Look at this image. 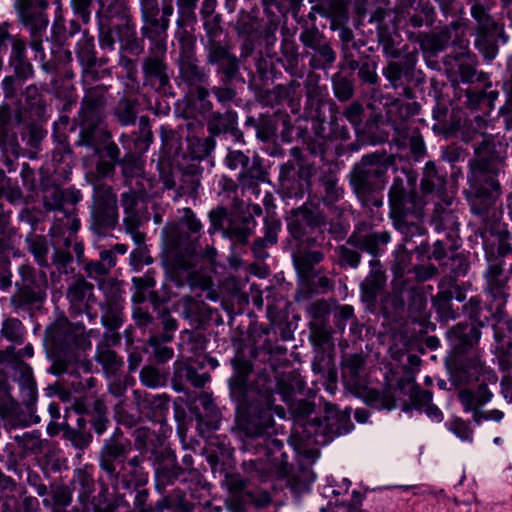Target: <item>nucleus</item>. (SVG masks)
Instances as JSON below:
<instances>
[{"label":"nucleus","instance_id":"nucleus-13","mask_svg":"<svg viewBox=\"0 0 512 512\" xmlns=\"http://www.w3.org/2000/svg\"><path fill=\"white\" fill-rule=\"evenodd\" d=\"M449 345L453 351L454 372L451 374L455 384H469L474 381H489L496 384L498 376L494 370L486 367L475 353L481 331L475 324L459 322L446 332Z\"/></svg>","mask_w":512,"mask_h":512},{"label":"nucleus","instance_id":"nucleus-45","mask_svg":"<svg viewBox=\"0 0 512 512\" xmlns=\"http://www.w3.org/2000/svg\"><path fill=\"white\" fill-rule=\"evenodd\" d=\"M281 228L282 223L276 215L268 214L264 217V235L262 237H257L251 246V250L255 258L258 260H264L269 256L266 248L273 246L278 242V234L281 231Z\"/></svg>","mask_w":512,"mask_h":512},{"label":"nucleus","instance_id":"nucleus-51","mask_svg":"<svg viewBox=\"0 0 512 512\" xmlns=\"http://www.w3.org/2000/svg\"><path fill=\"white\" fill-rule=\"evenodd\" d=\"M72 486L73 490L78 492V499L83 504L86 505L88 502H90V505L93 509V500L96 498H100L101 500H104V498L109 502L112 503L108 499V490L106 487H102L101 491L98 493L97 496H94L91 498L92 493L94 492V479L92 474L87 469H76L73 480H72Z\"/></svg>","mask_w":512,"mask_h":512},{"label":"nucleus","instance_id":"nucleus-43","mask_svg":"<svg viewBox=\"0 0 512 512\" xmlns=\"http://www.w3.org/2000/svg\"><path fill=\"white\" fill-rule=\"evenodd\" d=\"M74 52L81 67L84 81L88 79L96 80L98 77L96 71L97 52L94 37L87 30L82 31L81 37L75 44Z\"/></svg>","mask_w":512,"mask_h":512},{"label":"nucleus","instance_id":"nucleus-55","mask_svg":"<svg viewBox=\"0 0 512 512\" xmlns=\"http://www.w3.org/2000/svg\"><path fill=\"white\" fill-rule=\"evenodd\" d=\"M389 124L387 116L380 112H373L366 119L362 128V136L370 144H381L389 139Z\"/></svg>","mask_w":512,"mask_h":512},{"label":"nucleus","instance_id":"nucleus-20","mask_svg":"<svg viewBox=\"0 0 512 512\" xmlns=\"http://www.w3.org/2000/svg\"><path fill=\"white\" fill-rule=\"evenodd\" d=\"M148 53L141 63L143 87L167 95L172 90V70L167 62V42L148 40Z\"/></svg>","mask_w":512,"mask_h":512},{"label":"nucleus","instance_id":"nucleus-19","mask_svg":"<svg viewBox=\"0 0 512 512\" xmlns=\"http://www.w3.org/2000/svg\"><path fill=\"white\" fill-rule=\"evenodd\" d=\"M138 441L143 440V455L149 454L148 459L152 462L155 474V488L158 492H165L168 486L173 485L181 476L183 470L178 463L175 452L169 447L157 448L152 443L151 433L144 429L138 432Z\"/></svg>","mask_w":512,"mask_h":512},{"label":"nucleus","instance_id":"nucleus-64","mask_svg":"<svg viewBox=\"0 0 512 512\" xmlns=\"http://www.w3.org/2000/svg\"><path fill=\"white\" fill-rule=\"evenodd\" d=\"M443 203H435V208L431 216V225L437 231L450 230L454 231L458 228L459 222L455 212L450 207L452 199H441Z\"/></svg>","mask_w":512,"mask_h":512},{"label":"nucleus","instance_id":"nucleus-27","mask_svg":"<svg viewBox=\"0 0 512 512\" xmlns=\"http://www.w3.org/2000/svg\"><path fill=\"white\" fill-rule=\"evenodd\" d=\"M491 0H475L471 6V16L477 22L475 45L488 58H494L497 52V40L501 27L490 15Z\"/></svg>","mask_w":512,"mask_h":512},{"label":"nucleus","instance_id":"nucleus-18","mask_svg":"<svg viewBox=\"0 0 512 512\" xmlns=\"http://www.w3.org/2000/svg\"><path fill=\"white\" fill-rule=\"evenodd\" d=\"M145 40H148V37L141 32L139 35L134 19L125 23L109 25L100 22L98 41L103 51L113 52L118 44V52H126L131 56L138 57L145 53Z\"/></svg>","mask_w":512,"mask_h":512},{"label":"nucleus","instance_id":"nucleus-6","mask_svg":"<svg viewBox=\"0 0 512 512\" xmlns=\"http://www.w3.org/2000/svg\"><path fill=\"white\" fill-rule=\"evenodd\" d=\"M293 417V429L289 437L298 454L310 462L318 457V450L311 445H327L336 437L349 433L353 428L351 409L339 410L331 403H325L322 416L311 417L315 413L314 402L299 399L287 404Z\"/></svg>","mask_w":512,"mask_h":512},{"label":"nucleus","instance_id":"nucleus-49","mask_svg":"<svg viewBox=\"0 0 512 512\" xmlns=\"http://www.w3.org/2000/svg\"><path fill=\"white\" fill-rule=\"evenodd\" d=\"M140 187L128 186L129 190L121 194L120 202L124 211L123 225L129 230L141 225V216L138 210L140 200L145 195L143 184Z\"/></svg>","mask_w":512,"mask_h":512},{"label":"nucleus","instance_id":"nucleus-42","mask_svg":"<svg viewBox=\"0 0 512 512\" xmlns=\"http://www.w3.org/2000/svg\"><path fill=\"white\" fill-rule=\"evenodd\" d=\"M505 261L497 259L489 260L484 277L486 280L485 291L495 300L504 303L509 296V275L504 270Z\"/></svg>","mask_w":512,"mask_h":512},{"label":"nucleus","instance_id":"nucleus-44","mask_svg":"<svg viewBox=\"0 0 512 512\" xmlns=\"http://www.w3.org/2000/svg\"><path fill=\"white\" fill-rule=\"evenodd\" d=\"M450 234L446 235L445 239H438L430 243L427 239L421 240L419 243H414V253L416 260L423 261H436L440 267L448 265L447 259L449 251L457 248L454 243L450 242Z\"/></svg>","mask_w":512,"mask_h":512},{"label":"nucleus","instance_id":"nucleus-47","mask_svg":"<svg viewBox=\"0 0 512 512\" xmlns=\"http://www.w3.org/2000/svg\"><path fill=\"white\" fill-rule=\"evenodd\" d=\"M450 68V79L456 91L462 92L460 83H473L476 80V56L469 51H461L455 57Z\"/></svg>","mask_w":512,"mask_h":512},{"label":"nucleus","instance_id":"nucleus-24","mask_svg":"<svg viewBox=\"0 0 512 512\" xmlns=\"http://www.w3.org/2000/svg\"><path fill=\"white\" fill-rule=\"evenodd\" d=\"M223 164L228 170L238 171L237 181L243 189H256L260 183L267 180L268 173L262 165L261 158L250 157L249 151L228 147Z\"/></svg>","mask_w":512,"mask_h":512},{"label":"nucleus","instance_id":"nucleus-62","mask_svg":"<svg viewBox=\"0 0 512 512\" xmlns=\"http://www.w3.org/2000/svg\"><path fill=\"white\" fill-rule=\"evenodd\" d=\"M94 286L84 278H78L67 291V297L71 303L74 313L82 315V309H87L90 301L93 300Z\"/></svg>","mask_w":512,"mask_h":512},{"label":"nucleus","instance_id":"nucleus-54","mask_svg":"<svg viewBox=\"0 0 512 512\" xmlns=\"http://www.w3.org/2000/svg\"><path fill=\"white\" fill-rule=\"evenodd\" d=\"M124 304V299L116 293L108 296L106 302L101 304V323L107 330H118L123 325Z\"/></svg>","mask_w":512,"mask_h":512},{"label":"nucleus","instance_id":"nucleus-36","mask_svg":"<svg viewBox=\"0 0 512 512\" xmlns=\"http://www.w3.org/2000/svg\"><path fill=\"white\" fill-rule=\"evenodd\" d=\"M439 291L432 297V305L435 308L439 318L442 321L456 319L459 315V307H455L454 300L461 303L466 299V290L464 287L456 284V281L450 277L448 282L441 281L438 284Z\"/></svg>","mask_w":512,"mask_h":512},{"label":"nucleus","instance_id":"nucleus-22","mask_svg":"<svg viewBox=\"0 0 512 512\" xmlns=\"http://www.w3.org/2000/svg\"><path fill=\"white\" fill-rule=\"evenodd\" d=\"M366 45L367 41L364 38H359L358 42L346 43L340 54L338 68L356 73L359 84L370 88L376 86L380 78L377 74V60L362 50Z\"/></svg>","mask_w":512,"mask_h":512},{"label":"nucleus","instance_id":"nucleus-57","mask_svg":"<svg viewBox=\"0 0 512 512\" xmlns=\"http://www.w3.org/2000/svg\"><path fill=\"white\" fill-rule=\"evenodd\" d=\"M319 187L321 201L327 207H332L344 197V189L339 184V178L331 169L320 174Z\"/></svg>","mask_w":512,"mask_h":512},{"label":"nucleus","instance_id":"nucleus-56","mask_svg":"<svg viewBox=\"0 0 512 512\" xmlns=\"http://www.w3.org/2000/svg\"><path fill=\"white\" fill-rule=\"evenodd\" d=\"M27 493L26 488L0 469V508L12 511Z\"/></svg>","mask_w":512,"mask_h":512},{"label":"nucleus","instance_id":"nucleus-52","mask_svg":"<svg viewBox=\"0 0 512 512\" xmlns=\"http://www.w3.org/2000/svg\"><path fill=\"white\" fill-rule=\"evenodd\" d=\"M124 149L132 148L133 152L144 154L153 142V133L151 131L149 118L141 116L139 119L138 130L131 135L122 133L119 138Z\"/></svg>","mask_w":512,"mask_h":512},{"label":"nucleus","instance_id":"nucleus-17","mask_svg":"<svg viewBox=\"0 0 512 512\" xmlns=\"http://www.w3.org/2000/svg\"><path fill=\"white\" fill-rule=\"evenodd\" d=\"M89 214V230L99 238L106 237L119 225L118 198L112 186L94 185Z\"/></svg>","mask_w":512,"mask_h":512},{"label":"nucleus","instance_id":"nucleus-31","mask_svg":"<svg viewBox=\"0 0 512 512\" xmlns=\"http://www.w3.org/2000/svg\"><path fill=\"white\" fill-rule=\"evenodd\" d=\"M60 179L48 177L47 171L42 172L39 178V189L42 192V203L47 212H64V205H77L83 199L79 189L69 187L62 189L66 182H60Z\"/></svg>","mask_w":512,"mask_h":512},{"label":"nucleus","instance_id":"nucleus-60","mask_svg":"<svg viewBox=\"0 0 512 512\" xmlns=\"http://www.w3.org/2000/svg\"><path fill=\"white\" fill-rule=\"evenodd\" d=\"M19 116H23L21 112L13 118V111L9 105L0 106V143L6 150L11 151L18 147V135L14 130Z\"/></svg>","mask_w":512,"mask_h":512},{"label":"nucleus","instance_id":"nucleus-15","mask_svg":"<svg viewBox=\"0 0 512 512\" xmlns=\"http://www.w3.org/2000/svg\"><path fill=\"white\" fill-rule=\"evenodd\" d=\"M391 163L385 154L370 153L362 156L349 173V183L364 208L383 206V190Z\"/></svg>","mask_w":512,"mask_h":512},{"label":"nucleus","instance_id":"nucleus-38","mask_svg":"<svg viewBox=\"0 0 512 512\" xmlns=\"http://www.w3.org/2000/svg\"><path fill=\"white\" fill-rule=\"evenodd\" d=\"M14 5L21 23L30 32V47L40 53L43 61L40 32L47 29L49 23L47 15L33 6V0H16Z\"/></svg>","mask_w":512,"mask_h":512},{"label":"nucleus","instance_id":"nucleus-1","mask_svg":"<svg viewBox=\"0 0 512 512\" xmlns=\"http://www.w3.org/2000/svg\"><path fill=\"white\" fill-rule=\"evenodd\" d=\"M258 355L256 348L249 349L248 353L240 349L231 359L233 374L228 379V387L240 418L241 449L259 455V460L266 457L273 463L280 462L279 474L285 486L295 498H299L309 491L315 474L304 463L288 468L287 455L282 451L283 442L271 436L274 430L272 409L275 387L282 401L288 404L295 400V395L303 392L305 382L296 371L277 378L272 363L257 368L252 360ZM244 466L258 469V459L245 461Z\"/></svg>","mask_w":512,"mask_h":512},{"label":"nucleus","instance_id":"nucleus-11","mask_svg":"<svg viewBox=\"0 0 512 512\" xmlns=\"http://www.w3.org/2000/svg\"><path fill=\"white\" fill-rule=\"evenodd\" d=\"M132 442L116 428L103 441L99 451V467L115 490H132L148 482V473L142 466L143 457H129Z\"/></svg>","mask_w":512,"mask_h":512},{"label":"nucleus","instance_id":"nucleus-32","mask_svg":"<svg viewBox=\"0 0 512 512\" xmlns=\"http://www.w3.org/2000/svg\"><path fill=\"white\" fill-rule=\"evenodd\" d=\"M481 383L473 389H464L458 393V399L465 412H472V420L480 425L483 420H493L500 422L504 413L498 409L481 410L480 408L491 401L493 393L488 389L489 381L480 378Z\"/></svg>","mask_w":512,"mask_h":512},{"label":"nucleus","instance_id":"nucleus-9","mask_svg":"<svg viewBox=\"0 0 512 512\" xmlns=\"http://www.w3.org/2000/svg\"><path fill=\"white\" fill-rule=\"evenodd\" d=\"M27 251L39 268L22 263L17 268L14 290L9 297V307L16 315L34 317L47 302L49 281L44 269L51 267L50 245L44 235L30 231L25 237Z\"/></svg>","mask_w":512,"mask_h":512},{"label":"nucleus","instance_id":"nucleus-46","mask_svg":"<svg viewBox=\"0 0 512 512\" xmlns=\"http://www.w3.org/2000/svg\"><path fill=\"white\" fill-rule=\"evenodd\" d=\"M100 9L96 13L98 34L100 33V22L105 25L125 23L132 20L127 0H98Z\"/></svg>","mask_w":512,"mask_h":512},{"label":"nucleus","instance_id":"nucleus-3","mask_svg":"<svg viewBox=\"0 0 512 512\" xmlns=\"http://www.w3.org/2000/svg\"><path fill=\"white\" fill-rule=\"evenodd\" d=\"M206 64L215 67L218 83L210 87V74L206 66L201 65L197 55L176 58V86L184 93L185 108L183 112L194 107L200 111L211 110L213 95L222 107H229L239 100L237 83L244 84L245 79L240 73V60L232 49L221 47V50L203 47Z\"/></svg>","mask_w":512,"mask_h":512},{"label":"nucleus","instance_id":"nucleus-16","mask_svg":"<svg viewBox=\"0 0 512 512\" xmlns=\"http://www.w3.org/2000/svg\"><path fill=\"white\" fill-rule=\"evenodd\" d=\"M286 222L291 237L308 248H322L329 244L324 235L327 217L318 205L305 202L292 208Z\"/></svg>","mask_w":512,"mask_h":512},{"label":"nucleus","instance_id":"nucleus-28","mask_svg":"<svg viewBox=\"0 0 512 512\" xmlns=\"http://www.w3.org/2000/svg\"><path fill=\"white\" fill-rule=\"evenodd\" d=\"M54 147L50 152V160L39 168V176L47 171L48 177L58 178L60 182H67L72 169L77 163L69 137L65 133L54 132L52 135Z\"/></svg>","mask_w":512,"mask_h":512},{"label":"nucleus","instance_id":"nucleus-25","mask_svg":"<svg viewBox=\"0 0 512 512\" xmlns=\"http://www.w3.org/2000/svg\"><path fill=\"white\" fill-rule=\"evenodd\" d=\"M142 26L141 33L148 40L167 42L170 17L174 14V2H161L158 0H145L140 4Z\"/></svg>","mask_w":512,"mask_h":512},{"label":"nucleus","instance_id":"nucleus-2","mask_svg":"<svg viewBox=\"0 0 512 512\" xmlns=\"http://www.w3.org/2000/svg\"><path fill=\"white\" fill-rule=\"evenodd\" d=\"M110 99L109 86L99 84L84 90V95L77 113L76 122L79 133L75 141L76 147H85L97 157L96 172L102 177L114 174L117 166L121 167V173L125 178L124 185H141L140 177L143 165L141 154L127 148L121 157L118 145L112 140L111 133L105 127L106 108Z\"/></svg>","mask_w":512,"mask_h":512},{"label":"nucleus","instance_id":"nucleus-7","mask_svg":"<svg viewBox=\"0 0 512 512\" xmlns=\"http://www.w3.org/2000/svg\"><path fill=\"white\" fill-rule=\"evenodd\" d=\"M33 355L34 349L30 343L18 352L13 349L0 350V369L18 383L21 402L26 407L24 411L12 397L7 380L0 379V414L13 428H25L40 422V417L35 414L38 393L33 370L23 361V358H31Z\"/></svg>","mask_w":512,"mask_h":512},{"label":"nucleus","instance_id":"nucleus-58","mask_svg":"<svg viewBox=\"0 0 512 512\" xmlns=\"http://www.w3.org/2000/svg\"><path fill=\"white\" fill-rule=\"evenodd\" d=\"M420 188L423 197L426 195H436L441 198L445 193L446 178L439 172L436 164L432 161L427 162L423 168Z\"/></svg>","mask_w":512,"mask_h":512},{"label":"nucleus","instance_id":"nucleus-59","mask_svg":"<svg viewBox=\"0 0 512 512\" xmlns=\"http://www.w3.org/2000/svg\"><path fill=\"white\" fill-rule=\"evenodd\" d=\"M182 316L197 327L203 325L211 317V308L201 299L184 295L180 300Z\"/></svg>","mask_w":512,"mask_h":512},{"label":"nucleus","instance_id":"nucleus-30","mask_svg":"<svg viewBox=\"0 0 512 512\" xmlns=\"http://www.w3.org/2000/svg\"><path fill=\"white\" fill-rule=\"evenodd\" d=\"M13 74L6 76L2 87L6 98H14L22 89L25 81L33 78L34 68L26 56V44L20 39H14L9 59Z\"/></svg>","mask_w":512,"mask_h":512},{"label":"nucleus","instance_id":"nucleus-14","mask_svg":"<svg viewBox=\"0 0 512 512\" xmlns=\"http://www.w3.org/2000/svg\"><path fill=\"white\" fill-rule=\"evenodd\" d=\"M263 214L259 204H246L243 199H235L233 206L219 205L208 213L210 226L208 233L221 232L233 247H245L255 232L256 217Z\"/></svg>","mask_w":512,"mask_h":512},{"label":"nucleus","instance_id":"nucleus-39","mask_svg":"<svg viewBox=\"0 0 512 512\" xmlns=\"http://www.w3.org/2000/svg\"><path fill=\"white\" fill-rule=\"evenodd\" d=\"M133 397L139 413L163 428L170 412V397L167 394H150L141 390H134Z\"/></svg>","mask_w":512,"mask_h":512},{"label":"nucleus","instance_id":"nucleus-37","mask_svg":"<svg viewBox=\"0 0 512 512\" xmlns=\"http://www.w3.org/2000/svg\"><path fill=\"white\" fill-rule=\"evenodd\" d=\"M14 131L18 135L24 156L30 160H37L42 151V143L47 136L43 119L34 120L19 116Z\"/></svg>","mask_w":512,"mask_h":512},{"label":"nucleus","instance_id":"nucleus-48","mask_svg":"<svg viewBox=\"0 0 512 512\" xmlns=\"http://www.w3.org/2000/svg\"><path fill=\"white\" fill-rule=\"evenodd\" d=\"M200 430H217L222 418L221 411L214 403L211 395L201 393L198 397V406L193 412Z\"/></svg>","mask_w":512,"mask_h":512},{"label":"nucleus","instance_id":"nucleus-4","mask_svg":"<svg viewBox=\"0 0 512 512\" xmlns=\"http://www.w3.org/2000/svg\"><path fill=\"white\" fill-rule=\"evenodd\" d=\"M390 231L380 228L367 220H360L353 226L346 241L335 248L336 263L344 270H357L363 254L370 256L368 272L360 282V299L367 307H375L387 287V273L380 257L391 242Z\"/></svg>","mask_w":512,"mask_h":512},{"label":"nucleus","instance_id":"nucleus-5","mask_svg":"<svg viewBox=\"0 0 512 512\" xmlns=\"http://www.w3.org/2000/svg\"><path fill=\"white\" fill-rule=\"evenodd\" d=\"M462 140L465 143H473L474 157L468 162L467 181L469 187L465 190L471 212L482 218V226L487 221L493 220L495 213L493 208L496 198L500 194V184L497 176L502 167L503 157L499 148L501 145L483 133L465 130L462 132Z\"/></svg>","mask_w":512,"mask_h":512},{"label":"nucleus","instance_id":"nucleus-21","mask_svg":"<svg viewBox=\"0 0 512 512\" xmlns=\"http://www.w3.org/2000/svg\"><path fill=\"white\" fill-rule=\"evenodd\" d=\"M417 61L418 52H408L398 60L389 61L382 71L391 87L406 99H414V87L424 83V74L416 68Z\"/></svg>","mask_w":512,"mask_h":512},{"label":"nucleus","instance_id":"nucleus-29","mask_svg":"<svg viewBox=\"0 0 512 512\" xmlns=\"http://www.w3.org/2000/svg\"><path fill=\"white\" fill-rule=\"evenodd\" d=\"M303 46L311 50L309 66L313 70H327L333 67L337 54L331 42L316 26L304 27L299 35Z\"/></svg>","mask_w":512,"mask_h":512},{"label":"nucleus","instance_id":"nucleus-40","mask_svg":"<svg viewBox=\"0 0 512 512\" xmlns=\"http://www.w3.org/2000/svg\"><path fill=\"white\" fill-rule=\"evenodd\" d=\"M282 120L285 131L282 132V139L289 141L287 137L288 130L291 128L290 117L288 114H268L259 113L258 115H248L244 120L246 129H254L256 138L264 143L271 142L277 133V117Z\"/></svg>","mask_w":512,"mask_h":512},{"label":"nucleus","instance_id":"nucleus-63","mask_svg":"<svg viewBox=\"0 0 512 512\" xmlns=\"http://www.w3.org/2000/svg\"><path fill=\"white\" fill-rule=\"evenodd\" d=\"M62 438L78 451L84 452L88 449L93 441V435L90 432L89 425H87L86 418L78 417L75 426L69 425V427H66Z\"/></svg>","mask_w":512,"mask_h":512},{"label":"nucleus","instance_id":"nucleus-12","mask_svg":"<svg viewBox=\"0 0 512 512\" xmlns=\"http://www.w3.org/2000/svg\"><path fill=\"white\" fill-rule=\"evenodd\" d=\"M43 343L52 362L48 371L57 376L73 374L80 361L79 350L91 346L84 324L71 323L66 318H59L46 327Z\"/></svg>","mask_w":512,"mask_h":512},{"label":"nucleus","instance_id":"nucleus-35","mask_svg":"<svg viewBox=\"0 0 512 512\" xmlns=\"http://www.w3.org/2000/svg\"><path fill=\"white\" fill-rule=\"evenodd\" d=\"M181 484L187 487L177 486L169 491L160 492L163 496L156 502L157 512H195L200 503L198 490L192 487V483L188 484L186 478L181 480Z\"/></svg>","mask_w":512,"mask_h":512},{"label":"nucleus","instance_id":"nucleus-10","mask_svg":"<svg viewBox=\"0 0 512 512\" xmlns=\"http://www.w3.org/2000/svg\"><path fill=\"white\" fill-rule=\"evenodd\" d=\"M389 216L404 242L416 243L427 234L423 225L424 197L417 192V173L403 169L393 178L388 191Z\"/></svg>","mask_w":512,"mask_h":512},{"label":"nucleus","instance_id":"nucleus-50","mask_svg":"<svg viewBox=\"0 0 512 512\" xmlns=\"http://www.w3.org/2000/svg\"><path fill=\"white\" fill-rule=\"evenodd\" d=\"M365 357L362 353L344 355L341 362V375L344 384L351 389L364 386Z\"/></svg>","mask_w":512,"mask_h":512},{"label":"nucleus","instance_id":"nucleus-34","mask_svg":"<svg viewBox=\"0 0 512 512\" xmlns=\"http://www.w3.org/2000/svg\"><path fill=\"white\" fill-rule=\"evenodd\" d=\"M279 180L281 195L287 205L293 200H302L310 190V172L303 167L296 170L292 161L280 167Z\"/></svg>","mask_w":512,"mask_h":512},{"label":"nucleus","instance_id":"nucleus-26","mask_svg":"<svg viewBox=\"0 0 512 512\" xmlns=\"http://www.w3.org/2000/svg\"><path fill=\"white\" fill-rule=\"evenodd\" d=\"M202 173V166H198L195 162H187V158L183 156L172 171L161 175V179L163 187L172 190L174 193L172 197L176 200L182 196L197 195Z\"/></svg>","mask_w":512,"mask_h":512},{"label":"nucleus","instance_id":"nucleus-53","mask_svg":"<svg viewBox=\"0 0 512 512\" xmlns=\"http://www.w3.org/2000/svg\"><path fill=\"white\" fill-rule=\"evenodd\" d=\"M312 130L313 135L309 136L306 140L308 152L314 157H319L321 162H329L331 141L328 135H326V121L313 123Z\"/></svg>","mask_w":512,"mask_h":512},{"label":"nucleus","instance_id":"nucleus-8","mask_svg":"<svg viewBox=\"0 0 512 512\" xmlns=\"http://www.w3.org/2000/svg\"><path fill=\"white\" fill-rule=\"evenodd\" d=\"M202 228L201 221L192 209L184 208L177 221L166 224L162 229L165 261L171 268L172 281L178 288L188 287L194 291L206 287L205 282L192 271Z\"/></svg>","mask_w":512,"mask_h":512},{"label":"nucleus","instance_id":"nucleus-33","mask_svg":"<svg viewBox=\"0 0 512 512\" xmlns=\"http://www.w3.org/2000/svg\"><path fill=\"white\" fill-rule=\"evenodd\" d=\"M217 0H202L200 17L203 22L204 36L201 38L203 47L221 50V47L232 49L228 34L222 26V16L216 12Z\"/></svg>","mask_w":512,"mask_h":512},{"label":"nucleus","instance_id":"nucleus-41","mask_svg":"<svg viewBox=\"0 0 512 512\" xmlns=\"http://www.w3.org/2000/svg\"><path fill=\"white\" fill-rule=\"evenodd\" d=\"M492 221H487L484 226L479 228L480 237L486 241L487 234L495 237V251H486L487 261L497 259L504 261V258L512 254L511 234L507 225L500 221L496 215H493Z\"/></svg>","mask_w":512,"mask_h":512},{"label":"nucleus","instance_id":"nucleus-61","mask_svg":"<svg viewBox=\"0 0 512 512\" xmlns=\"http://www.w3.org/2000/svg\"><path fill=\"white\" fill-rule=\"evenodd\" d=\"M402 243L398 245L395 251V260L392 266L393 279L396 285H404L408 282V275L410 273V268L414 266L412 263V256L414 253V248L408 249L406 243L401 239Z\"/></svg>","mask_w":512,"mask_h":512},{"label":"nucleus","instance_id":"nucleus-23","mask_svg":"<svg viewBox=\"0 0 512 512\" xmlns=\"http://www.w3.org/2000/svg\"><path fill=\"white\" fill-rule=\"evenodd\" d=\"M232 105L224 108V111H220L214 110V103L212 102L211 110L209 111L203 112L192 107L183 112V116L186 119L204 118L208 137L216 140L217 137L222 135H229L234 144L246 145L244 133L238 126V113L231 109Z\"/></svg>","mask_w":512,"mask_h":512}]
</instances>
